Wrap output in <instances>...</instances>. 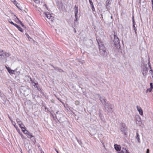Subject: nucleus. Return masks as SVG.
Returning <instances> with one entry per match:
<instances>
[{
    "label": "nucleus",
    "mask_w": 153,
    "mask_h": 153,
    "mask_svg": "<svg viewBox=\"0 0 153 153\" xmlns=\"http://www.w3.org/2000/svg\"><path fill=\"white\" fill-rule=\"evenodd\" d=\"M105 109L108 113H112L113 112V109L114 108L113 105L109 103H107L104 105Z\"/></svg>",
    "instance_id": "obj_1"
},
{
    "label": "nucleus",
    "mask_w": 153,
    "mask_h": 153,
    "mask_svg": "<svg viewBox=\"0 0 153 153\" xmlns=\"http://www.w3.org/2000/svg\"><path fill=\"white\" fill-rule=\"evenodd\" d=\"M120 130L123 134L126 135L127 134V130L125 123H121L120 124Z\"/></svg>",
    "instance_id": "obj_2"
},
{
    "label": "nucleus",
    "mask_w": 153,
    "mask_h": 153,
    "mask_svg": "<svg viewBox=\"0 0 153 153\" xmlns=\"http://www.w3.org/2000/svg\"><path fill=\"white\" fill-rule=\"evenodd\" d=\"M150 65L149 64V63L148 65L147 64H146L145 65V64L144 65L143 67H142V74L144 76H146L147 75L149 68H150Z\"/></svg>",
    "instance_id": "obj_3"
},
{
    "label": "nucleus",
    "mask_w": 153,
    "mask_h": 153,
    "mask_svg": "<svg viewBox=\"0 0 153 153\" xmlns=\"http://www.w3.org/2000/svg\"><path fill=\"white\" fill-rule=\"evenodd\" d=\"M99 49L100 53L101 55L103 56L105 55L106 52V48L103 44H99Z\"/></svg>",
    "instance_id": "obj_4"
},
{
    "label": "nucleus",
    "mask_w": 153,
    "mask_h": 153,
    "mask_svg": "<svg viewBox=\"0 0 153 153\" xmlns=\"http://www.w3.org/2000/svg\"><path fill=\"white\" fill-rule=\"evenodd\" d=\"M114 44L116 45L117 47H119L120 48V41L119 39L115 35H114Z\"/></svg>",
    "instance_id": "obj_5"
},
{
    "label": "nucleus",
    "mask_w": 153,
    "mask_h": 153,
    "mask_svg": "<svg viewBox=\"0 0 153 153\" xmlns=\"http://www.w3.org/2000/svg\"><path fill=\"white\" fill-rule=\"evenodd\" d=\"M22 131L24 133L27 135V137L31 139L32 137H33V139L35 138L32 135V134L30 133L26 129L25 130H23L22 129Z\"/></svg>",
    "instance_id": "obj_6"
},
{
    "label": "nucleus",
    "mask_w": 153,
    "mask_h": 153,
    "mask_svg": "<svg viewBox=\"0 0 153 153\" xmlns=\"http://www.w3.org/2000/svg\"><path fill=\"white\" fill-rule=\"evenodd\" d=\"M44 14L47 18L51 22L53 21L54 20V17L52 16L51 14H50L48 13H44Z\"/></svg>",
    "instance_id": "obj_7"
},
{
    "label": "nucleus",
    "mask_w": 153,
    "mask_h": 153,
    "mask_svg": "<svg viewBox=\"0 0 153 153\" xmlns=\"http://www.w3.org/2000/svg\"><path fill=\"white\" fill-rule=\"evenodd\" d=\"M97 96H98V97L99 98L100 100V101L102 103V104L104 105L106 104L107 103L106 102L105 99V98L104 97H101L100 95L99 94H97Z\"/></svg>",
    "instance_id": "obj_8"
},
{
    "label": "nucleus",
    "mask_w": 153,
    "mask_h": 153,
    "mask_svg": "<svg viewBox=\"0 0 153 153\" xmlns=\"http://www.w3.org/2000/svg\"><path fill=\"white\" fill-rule=\"evenodd\" d=\"M78 13V7L77 6L75 5L74 6V13L75 17V21L76 22L77 21V14Z\"/></svg>",
    "instance_id": "obj_9"
},
{
    "label": "nucleus",
    "mask_w": 153,
    "mask_h": 153,
    "mask_svg": "<svg viewBox=\"0 0 153 153\" xmlns=\"http://www.w3.org/2000/svg\"><path fill=\"white\" fill-rule=\"evenodd\" d=\"M136 122L137 124L139 125H140L141 124V119L139 116H137L136 117Z\"/></svg>",
    "instance_id": "obj_10"
},
{
    "label": "nucleus",
    "mask_w": 153,
    "mask_h": 153,
    "mask_svg": "<svg viewBox=\"0 0 153 153\" xmlns=\"http://www.w3.org/2000/svg\"><path fill=\"white\" fill-rule=\"evenodd\" d=\"M137 111H139V114L142 116L143 114V111L141 108L139 106H137Z\"/></svg>",
    "instance_id": "obj_11"
},
{
    "label": "nucleus",
    "mask_w": 153,
    "mask_h": 153,
    "mask_svg": "<svg viewBox=\"0 0 153 153\" xmlns=\"http://www.w3.org/2000/svg\"><path fill=\"white\" fill-rule=\"evenodd\" d=\"M114 146L115 149L117 151L119 152L120 151L121 148L120 145L115 144Z\"/></svg>",
    "instance_id": "obj_12"
},
{
    "label": "nucleus",
    "mask_w": 153,
    "mask_h": 153,
    "mask_svg": "<svg viewBox=\"0 0 153 153\" xmlns=\"http://www.w3.org/2000/svg\"><path fill=\"white\" fill-rule=\"evenodd\" d=\"M25 34L28 39L31 41L32 43H34L35 42V41L33 39L31 38L26 33Z\"/></svg>",
    "instance_id": "obj_13"
},
{
    "label": "nucleus",
    "mask_w": 153,
    "mask_h": 153,
    "mask_svg": "<svg viewBox=\"0 0 153 153\" xmlns=\"http://www.w3.org/2000/svg\"><path fill=\"white\" fill-rule=\"evenodd\" d=\"M136 139L137 140V141L139 143H140V136L138 132L137 131L136 133Z\"/></svg>",
    "instance_id": "obj_14"
},
{
    "label": "nucleus",
    "mask_w": 153,
    "mask_h": 153,
    "mask_svg": "<svg viewBox=\"0 0 153 153\" xmlns=\"http://www.w3.org/2000/svg\"><path fill=\"white\" fill-rule=\"evenodd\" d=\"M56 71H57L60 72H63V70L58 67H54L53 66H52Z\"/></svg>",
    "instance_id": "obj_15"
},
{
    "label": "nucleus",
    "mask_w": 153,
    "mask_h": 153,
    "mask_svg": "<svg viewBox=\"0 0 153 153\" xmlns=\"http://www.w3.org/2000/svg\"><path fill=\"white\" fill-rule=\"evenodd\" d=\"M52 115V116L53 117V119L54 120L56 121V122L57 121H59V120L57 118V116H56V115H55V116H54L53 114H51Z\"/></svg>",
    "instance_id": "obj_16"
},
{
    "label": "nucleus",
    "mask_w": 153,
    "mask_h": 153,
    "mask_svg": "<svg viewBox=\"0 0 153 153\" xmlns=\"http://www.w3.org/2000/svg\"><path fill=\"white\" fill-rule=\"evenodd\" d=\"M126 152V148H123L121 150V151L118 152V153H125Z\"/></svg>",
    "instance_id": "obj_17"
},
{
    "label": "nucleus",
    "mask_w": 153,
    "mask_h": 153,
    "mask_svg": "<svg viewBox=\"0 0 153 153\" xmlns=\"http://www.w3.org/2000/svg\"><path fill=\"white\" fill-rule=\"evenodd\" d=\"M15 27H16L21 32H22L23 31V30H22V29L18 25L16 24V26H15Z\"/></svg>",
    "instance_id": "obj_18"
},
{
    "label": "nucleus",
    "mask_w": 153,
    "mask_h": 153,
    "mask_svg": "<svg viewBox=\"0 0 153 153\" xmlns=\"http://www.w3.org/2000/svg\"><path fill=\"white\" fill-rule=\"evenodd\" d=\"M16 120L17 123L19 125H21V124H22V122L19 119H17Z\"/></svg>",
    "instance_id": "obj_19"
},
{
    "label": "nucleus",
    "mask_w": 153,
    "mask_h": 153,
    "mask_svg": "<svg viewBox=\"0 0 153 153\" xmlns=\"http://www.w3.org/2000/svg\"><path fill=\"white\" fill-rule=\"evenodd\" d=\"M8 21L11 24L13 25L14 26H16V24L14 23L10 19H9L8 20Z\"/></svg>",
    "instance_id": "obj_20"
},
{
    "label": "nucleus",
    "mask_w": 153,
    "mask_h": 153,
    "mask_svg": "<svg viewBox=\"0 0 153 153\" xmlns=\"http://www.w3.org/2000/svg\"><path fill=\"white\" fill-rule=\"evenodd\" d=\"M5 58V57L3 53L0 55V59L2 60L4 58Z\"/></svg>",
    "instance_id": "obj_21"
},
{
    "label": "nucleus",
    "mask_w": 153,
    "mask_h": 153,
    "mask_svg": "<svg viewBox=\"0 0 153 153\" xmlns=\"http://www.w3.org/2000/svg\"><path fill=\"white\" fill-rule=\"evenodd\" d=\"M3 54L4 55L5 58L9 57L10 55L9 53L6 52H5V53H3Z\"/></svg>",
    "instance_id": "obj_22"
},
{
    "label": "nucleus",
    "mask_w": 153,
    "mask_h": 153,
    "mask_svg": "<svg viewBox=\"0 0 153 153\" xmlns=\"http://www.w3.org/2000/svg\"><path fill=\"white\" fill-rule=\"evenodd\" d=\"M19 127L20 128H21V129H24L25 130L26 129V128L25 127H24V126L23 124H22H22H21V125H19Z\"/></svg>",
    "instance_id": "obj_23"
},
{
    "label": "nucleus",
    "mask_w": 153,
    "mask_h": 153,
    "mask_svg": "<svg viewBox=\"0 0 153 153\" xmlns=\"http://www.w3.org/2000/svg\"><path fill=\"white\" fill-rule=\"evenodd\" d=\"M15 70H11L10 71H9V73L10 74H15Z\"/></svg>",
    "instance_id": "obj_24"
},
{
    "label": "nucleus",
    "mask_w": 153,
    "mask_h": 153,
    "mask_svg": "<svg viewBox=\"0 0 153 153\" xmlns=\"http://www.w3.org/2000/svg\"><path fill=\"white\" fill-rule=\"evenodd\" d=\"M111 3V1L109 0H107V1L106 2V6H107Z\"/></svg>",
    "instance_id": "obj_25"
},
{
    "label": "nucleus",
    "mask_w": 153,
    "mask_h": 153,
    "mask_svg": "<svg viewBox=\"0 0 153 153\" xmlns=\"http://www.w3.org/2000/svg\"><path fill=\"white\" fill-rule=\"evenodd\" d=\"M152 88H150L148 89L146 91V92L147 93L149 91V92H151L152 91Z\"/></svg>",
    "instance_id": "obj_26"
},
{
    "label": "nucleus",
    "mask_w": 153,
    "mask_h": 153,
    "mask_svg": "<svg viewBox=\"0 0 153 153\" xmlns=\"http://www.w3.org/2000/svg\"><path fill=\"white\" fill-rule=\"evenodd\" d=\"M76 139L77 140V142H78V143H79L80 144V145H81L82 143L81 141L80 140H79V139H78L77 137H76Z\"/></svg>",
    "instance_id": "obj_27"
},
{
    "label": "nucleus",
    "mask_w": 153,
    "mask_h": 153,
    "mask_svg": "<svg viewBox=\"0 0 153 153\" xmlns=\"http://www.w3.org/2000/svg\"><path fill=\"white\" fill-rule=\"evenodd\" d=\"M19 134H20L22 138L25 139L26 138L25 137H24L23 134L22 133H19Z\"/></svg>",
    "instance_id": "obj_28"
},
{
    "label": "nucleus",
    "mask_w": 153,
    "mask_h": 153,
    "mask_svg": "<svg viewBox=\"0 0 153 153\" xmlns=\"http://www.w3.org/2000/svg\"><path fill=\"white\" fill-rule=\"evenodd\" d=\"M34 2L36 4H39L40 3V1L39 0H33Z\"/></svg>",
    "instance_id": "obj_29"
},
{
    "label": "nucleus",
    "mask_w": 153,
    "mask_h": 153,
    "mask_svg": "<svg viewBox=\"0 0 153 153\" xmlns=\"http://www.w3.org/2000/svg\"><path fill=\"white\" fill-rule=\"evenodd\" d=\"M89 3L91 5V6H92V5H93V2L91 0H89Z\"/></svg>",
    "instance_id": "obj_30"
},
{
    "label": "nucleus",
    "mask_w": 153,
    "mask_h": 153,
    "mask_svg": "<svg viewBox=\"0 0 153 153\" xmlns=\"http://www.w3.org/2000/svg\"><path fill=\"white\" fill-rule=\"evenodd\" d=\"M132 21H133V25H135V23L134 21V16L132 17Z\"/></svg>",
    "instance_id": "obj_31"
},
{
    "label": "nucleus",
    "mask_w": 153,
    "mask_h": 153,
    "mask_svg": "<svg viewBox=\"0 0 153 153\" xmlns=\"http://www.w3.org/2000/svg\"><path fill=\"white\" fill-rule=\"evenodd\" d=\"M150 88L153 89V85L152 83H150Z\"/></svg>",
    "instance_id": "obj_32"
},
{
    "label": "nucleus",
    "mask_w": 153,
    "mask_h": 153,
    "mask_svg": "<svg viewBox=\"0 0 153 153\" xmlns=\"http://www.w3.org/2000/svg\"><path fill=\"white\" fill-rule=\"evenodd\" d=\"M91 6V9L92 10L94 11L95 10V9L94 6V5L92 6Z\"/></svg>",
    "instance_id": "obj_33"
},
{
    "label": "nucleus",
    "mask_w": 153,
    "mask_h": 153,
    "mask_svg": "<svg viewBox=\"0 0 153 153\" xmlns=\"http://www.w3.org/2000/svg\"><path fill=\"white\" fill-rule=\"evenodd\" d=\"M75 104L76 105H79V102L78 101H76L75 102Z\"/></svg>",
    "instance_id": "obj_34"
},
{
    "label": "nucleus",
    "mask_w": 153,
    "mask_h": 153,
    "mask_svg": "<svg viewBox=\"0 0 153 153\" xmlns=\"http://www.w3.org/2000/svg\"><path fill=\"white\" fill-rule=\"evenodd\" d=\"M19 22H20V24H21V25L22 27H24V26H24V25L22 23V22H21V21H19Z\"/></svg>",
    "instance_id": "obj_35"
},
{
    "label": "nucleus",
    "mask_w": 153,
    "mask_h": 153,
    "mask_svg": "<svg viewBox=\"0 0 153 153\" xmlns=\"http://www.w3.org/2000/svg\"><path fill=\"white\" fill-rule=\"evenodd\" d=\"M134 29V30H135L137 29L136 27H135V25H133Z\"/></svg>",
    "instance_id": "obj_36"
},
{
    "label": "nucleus",
    "mask_w": 153,
    "mask_h": 153,
    "mask_svg": "<svg viewBox=\"0 0 153 153\" xmlns=\"http://www.w3.org/2000/svg\"><path fill=\"white\" fill-rule=\"evenodd\" d=\"M13 2L15 5H16V4H19L17 3L16 1L15 2Z\"/></svg>",
    "instance_id": "obj_37"
},
{
    "label": "nucleus",
    "mask_w": 153,
    "mask_h": 153,
    "mask_svg": "<svg viewBox=\"0 0 153 153\" xmlns=\"http://www.w3.org/2000/svg\"><path fill=\"white\" fill-rule=\"evenodd\" d=\"M19 4H16V5H15L19 9H20V10H21V9H20V8H19V6H18V5H19Z\"/></svg>",
    "instance_id": "obj_38"
},
{
    "label": "nucleus",
    "mask_w": 153,
    "mask_h": 153,
    "mask_svg": "<svg viewBox=\"0 0 153 153\" xmlns=\"http://www.w3.org/2000/svg\"><path fill=\"white\" fill-rule=\"evenodd\" d=\"M149 149H147L146 150V153H149Z\"/></svg>",
    "instance_id": "obj_39"
},
{
    "label": "nucleus",
    "mask_w": 153,
    "mask_h": 153,
    "mask_svg": "<svg viewBox=\"0 0 153 153\" xmlns=\"http://www.w3.org/2000/svg\"><path fill=\"white\" fill-rule=\"evenodd\" d=\"M134 31H135V35L136 36H137V29L135 30H134Z\"/></svg>",
    "instance_id": "obj_40"
},
{
    "label": "nucleus",
    "mask_w": 153,
    "mask_h": 153,
    "mask_svg": "<svg viewBox=\"0 0 153 153\" xmlns=\"http://www.w3.org/2000/svg\"><path fill=\"white\" fill-rule=\"evenodd\" d=\"M99 116L100 117V118H101V117H102V114L101 113H100L99 114Z\"/></svg>",
    "instance_id": "obj_41"
},
{
    "label": "nucleus",
    "mask_w": 153,
    "mask_h": 153,
    "mask_svg": "<svg viewBox=\"0 0 153 153\" xmlns=\"http://www.w3.org/2000/svg\"><path fill=\"white\" fill-rule=\"evenodd\" d=\"M5 68H6L7 69H9V67H7L6 66H5Z\"/></svg>",
    "instance_id": "obj_42"
},
{
    "label": "nucleus",
    "mask_w": 153,
    "mask_h": 153,
    "mask_svg": "<svg viewBox=\"0 0 153 153\" xmlns=\"http://www.w3.org/2000/svg\"><path fill=\"white\" fill-rule=\"evenodd\" d=\"M7 70L9 72V71H10L11 69L9 67V69H7Z\"/></svg>",
    "instance_id": "obj_43"
},
{
    "label": "nucleus",
    "mask_w": 153,
    "mask_h": 153,
    "mask_svg": "<svg viewBox=\"0 0 153 153\" xmlns=\"http://www.w3.org/2000/svg\"><path fill=\"white\" fill-rule=\"evenodd\" d=\"M12 2H15L16 0H10Z\"/></svg>",
    "instance_id": "obj_44"
},
{
    "label": "nucleus",
    "mask_w": 153,
    "mask_h": 153,
    "mask_svg": "<svg viewBox=\"0 0 153 153\" xmlns=\"http://www.w3.org/2000/svg\"><path fill=\"white\" fill-rule=\"evenodd\" d=\"M125 153H129L127 151V150L126 149V152H125Z\"/></svg>",
    "instance_id": "obj_45"
},
{
    "label": "nucleus",
    "mask_w": 153,
    "mask_h": 153,
    "mask_svg": "<svg viewBox=\"0 0 153 153\" xmlns=\"http://www.w3.org/2000/svg\"><path fill=\"white\" fill-rule=\"evenodd\" d=\"M101 16L102 17V19L103 18L102 15V14H101Z\"/></svg>",
    "instance_id": "obj_46"
},
{
    "label": "nucleus",
    "mask_w": 153,
    "mask_h": 153,
    "mask_svg": "<svg viewBox=\"0 0 153 153\" xmlns=\"http://www.w3.org/2000/svg\"><path fill=\"white\" fill-rule=\"evenodd\" d=\"M152 4H153V0H152Z\"/></svg>",
    "instance_id": "obj_47"
},
{
    "label": "nucleus",
    "mask_w": 153,
    "mask_h": 153,
    "mask_svg": "<svg viewBox=\"0 0 153 153\" xmlns=\"http://www.w3.org/2000/svg\"><path fill=\"white\" fill-rule=\"evenodd\" d=\"M44 6H45V7L47 8V5L46 4H45Z\"/></svg>",
    "instance_id": "obj_48"
},
{
    "label": "nucleus",
    "mask_w": 153,
    "mask_h": 153,
    "mask_svg": "<svg viewBox=\"0 0 153 153\" xmlns=\"http://www.w3.org/2000/svg\"><path fill=\"white\" fill-rule=\"evenodd\" d=\"M57 99L59 101H60L61 102H62V101L60 100V99L59 98H57Z\"/></svg>",
    "instance_id": "obj_49"
},
{
    "label": "nucleus",
    "mask_w": 153,
    "mask_h": 153,
    "mask_svg": "<svg viewBox=\"0 0 153 153\" xmlns=\"http://www.w3.org/2000/svg\"><path fill=\"white\" fill-rule=\"evenodd\" d=\"M56 150V152H57V153H59V152H58V151H57V150Z\"/></svg>",
    "instance_id": "obj_50"
},
{
    "label": "nucleus",
    "mask_w": 153,
    "mask_h": 153,
    "mask_svg": "<svg viewBox=\"0 0 153 153\" xmlns=\"http://www.w3.org/2000/svg\"><path fill=\"white\" fill-rule=\"evenodd\" d=\"M58 111H57L56 112V114H57L58 113Z\"/></svg>",
    "instance_id": "obj_51"
},
{
    "label": "nucleus",
    "mask_w": 153,
    "mask_h": 153,
    "mask_svg": "<svg viewBox=\"0 0 153 153\" xmlns=\"http://www.w3.org/2000/svg\"><path fill=\"white\" fill-rule=\"evenodd\" d=\"M153 4H152V9L153 8Z\"/></svg>",
    "instance_id": "obj_52"
},
{
    "label": "nucleus",
    "mask_w": 153,
    "mask_h": 153,
    "mask_svg": "<svg viewBox=\"0 0 153 153\" xmlns=\"http://www.w3.org/2000/svg\"><path fill=\"white\" fill-rule=\"evenodd\" d=\"M150 71H151V72H150V73H151V72H152V70L151 69Z\"/></svg>",
    "instance_id": "obj_53"
},
{
    "label": "nucleus",
    "mask_w": 153,
    "mask_h": 153,
    "mask_svg": "<svg viewBox=\"0 0 153 153\" xmlns=\"http://www.w3.org/2000/svg\"><path fill=\"white\" fill-rule=\"evenodd\" d=\"M29 25H30V26H31V25H31V24H30V23L29 24Z\"/></svg>",
    "instance_id": "obj_54"
},
{
    "label": "nucleus",
    "mask_w": 153,
    "mask_h": 153,
    "mask_svg": "<svg viewBox=\"0 0 153 153\" xmlns=\"http://www.w3.org/2000/svg\"><path fill=\"white\" fill-rule=\"evenodd\" d=\"M1 52H3V50H1Z\"/></svg>",
    "instance_id": "obj_55"
},
{
    "label": "nucleus",
    "mask_w": 153,
    "mask_h": 153,
    "mask_svg": "<svg viewBox=\"0 0 153 153\" xmlns=\"http://www.w3.org/2000/svg\"><path fill=\"white\" fill-rule=\"evenodd\" d=\"M111 19H112V16H111Z\"/></svg>",
    "instance_id": "obj_56"
},
{
    "label": "nucleus",
    "mask_w": 153,
    "mask_h": 153,
    "mask_svg": "<svg viewBox=\"0 0 153 153\" xmlns=\"http://www.w3.org/2000/svg\"><path fill=\"white\" fill-rule=\"evenodd\" d=\"M21 153H22V150H21Z\"/></svg>",
    "instance_id": "obj_57"
},
{
    "label": "nucleus",
    "mask_w": 153,
    "mask_h": 153,
    "mask_svg": "<svg viewBox=\"0 0 153 153\" xmlns=\"http://www.w3.org/2000/svg\"><path fill=\"white\" fill-rule=\"evenodd\" d=\"M152 77H153V75L152 76Z\"/></svg>",
    "instance_id": "obj_58"
},
{
    "label": "nucleus",
    "mask_w": 153,
    "mask_h": 153,
    "mask_svg": "<svg viewBox=\"0 0 153 153\" xmlns=\"http://www.w3.org/2000/svg\"><path fill=\"white\" fill-rule=\"evenodd\" d=\"M43 153H44V152H43Z\"/></svg>",
    "instance_id": "obj_59"
}]
</instances>
